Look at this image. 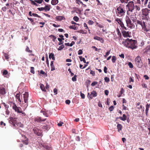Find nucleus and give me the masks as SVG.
<instances>
[{"mask_svg": "<svg viewBox=\"0 0 150 150\" xmlns=\"http://www.w3.org/2000/svg\"><path fill=\"white\" fill-rule=\"evenodd\" d=\"M20 95L21 94L20 93H17L16 96V98L20 103H21V100L20 98Z\"/></svg>", "mask_w": 150, "mask_h": 150, "instance_id": "obj_24", "label": "nucleus"}, {"mask_svg": "<svg viewBox=\"0 0 150 150\" xmlns=\"http://www.w3.org/2000/svg\"><path fill=\"white\" fill-rule=\"evenodd\" d=\"M45 123L46 124V125H45L42 127V129H45V130L47 129L49 127V120L47 121Z\"/></svg>", "mask_w": 150, "mask_h": 150, "instance_id": "obj_19", "label": "nucleus"}, {"mask_svg": "<svg viewBox=\"0 0 150 150\" xmlns=\"http://www.w3.org/2000/svg\"><path fill=\"white\" fill-rule=\"evenodd\" d=\"M33 130L34 133L36 134H37L38 132H39V130L38 129H37L36 128H34L33 129Z\"/></svg>", "mask_w": 150, "mask_h": 150, "instance_id": "obj_51", "label": "nucleus"}, {"mask_svg": "<svg viewBox=\"0 0 150 150\" xmlns=\"http://www.w3.org/2000/svg\"><path fill=\"white\" fill-rule=\"evenodd\" d=\"M88 24L89 25H92L94 23V22L91 20H89L88 22Z\"/></svg>", "mask_w": 150, "mask_h": 150, "instance_id": "obj_53", "label": "nucleus"}, {"mask_svg": "<svg viewBox=\"0 0 150 150\" xmlns=\"http://www.w3.org/2000/svg\"><path fill=\"white\" fill-rule=\"evenodd\" d=\"M80 96L81 97V98L82 99H84L85 98V95L82 93L81 92V91L80 92Z\"/></svg>", "mask_w": 150, "mask_h": 150, "instance_id": "obj_42", "label": "nucleus"}, {"mask_svg": "<svg viewBox=\"0 0 150 150\" xmlns=\"http://www.w3.org/2000/svg\"><path fill=\"white\" fill-rule=\"evenodd\" d=\"M6 93L5 87L1 85L0 86V94L3 95Z\"/></svg>", "mask_w": 150, "mask_h": 150, "instance_id": "obj_11", "label": "nucleus"}, {"mask_svg": "<svg viewBox=\"0 0 150 150\" xmlns=\"http://www.w3.org/2000/svg\"><path fill=\"white\" fill-rule=\"evenodd\" d=\"M69 28L70 29H73L74 30H77V27L76 26H75V25H70L69 27Z\"/></svg>", "mask_w": 150, "mask_h": 150, "instance_id": "obj_35", "label": "nucleus"}, {"mask_svg": "<svg viewBox=\"0 0 150 150\" xmlns=\"http://www.w3.org/2000/svg\"><path fill=\"white\" fill-rule=\"evenodd\" d=\"M30 72L34 74L35 73V71H34V67H30Z\"/></svg>", "mask_w": 150, "mask_h": 150, "instance_id": "obj_50", "label": "nucleus"}, {"mask_svg": "<svg viewBox=\"0 0 150 150\" xmlns=\"http://www.w3.org/2000/svg\"><path fill=\"white\" fill-rule=\"evenodd\" d=\"M9 123L11 125H12L13 127H16V125L17 123V119L16 118H13L12 117H10L9 118Z\"/></svg>", "mask_w": 150, "mask_h": 150, "instance_id": "obj_8", "label": "nucleus"}, {"mask_svg": "<svg viewBox=\"0 0 150 150\" xmlns=\"http://www.w3.org/2000/svg\"><path fill=\"white\" fill-rule=\"evenodd\" d=\"M90 73L91 74H92L93 75V76H94L95 75V71L92 70H91Z\"/></svg>", "mask_w": 150, "mask_h": 150, "instance_id": "obj_57", "label": "nucleus"}, {"mask_svg": "<svg viewBox=\"0 0 150 150\" xmlns=\"http://www.w3.org/2000/svg\"><path fill=\"white\" fill-rule=\"evenodd\" d=\"M113 109H114V107L113 106H111L109 108V110L110 111H112L113 110Z\"/></svg>", "mask_w": 150, "mask_h": 150, "instance_id": "obj_60", "label": "nucleus"}, {"mask_svg": "<svg viewBox=\"0 0 150 150\" xmlns=\"http://www.w3.org/2000/svg\"><path fill=\"white\" fill-rule=\"evenodd\" d=\"M122 125L119 124H118L117 125V131L120 132V131L122 130Z\"/></svg>", "mask_w": 150, "mask_h": 150, "instance_id": "obj_23", "label": "nucleus"}, {"mask_svg": "<svg viewBox=\"0 0 150 150\" xmlns=\"http://www.w3.org/2000/svg\"><path fill=\"white\" fill-rule=\"evenodd\" d=\"M49 58L50 59L51 58L54 60H55V57H54V54L52 53H49Z\"/></svg>", "mask_w": 150, "mask_h": 150, "instance_id": "obj_22", "label": "nucleus"}, {"mask_svg": "<svg viewBox=\"0 0 150 150\" xmlns=\"http://www.w3.org/2000/svg\"><path fill=\"white\" fill-rule=\"evenodd\" d=\"M116 31L117 32V35L118 36V37H119L120 38L121 37L122 35L119 29L118 28H117Z\"/></svg>", "mask_w": 150, "mask_h": 150, "instance_id": "obj_29", "label": "nucleus"}, {"mask_svg": "<svg viewBox=\"0 0 150 150\" xmlns=\"http://www.w3.org/2000/svg\"><path fill=\"white\" fill-rule=\"evenodd\" d=\"M142 87L144 88H147V86L146 84L144 83H143L142 84Z\"/></svg>", "mask_w": 150, "mask_h": 150, "instance_id": "obj_56", "label": "nucleus"}, {"mask_svg": "<svg viewBox=\"0 0 150 150\" xmlns=\"http://www.w3.org/2000/svg\"><path fill=\"white\" fill-rule=\"evenodd\" d=\"M41 112H42L43 115L46 117L49 116V115L47 111H44L42 110L41 111Z\"/></svg>", "mask_w": 150, "mask_h": 150, "instance_id": "obj_33", "label": "nucleus"}, {"mask_svg": "<svg viewBox=\"0 0 150 150\" xmlns=\"http://www.w3.org/2000/svg\"><path fill=\"white\" fill-rule=\"evenodd\" d=\"M25 51L27 52H28L30 53H32V51L30 50L29 47L28 46L26 47L25 49Z\"/></svg>", "mask_w": 150, "mask_h": 150, "instance_id": "obj_40", "label": "nucleus"}, {"mask_svg": "<svg viewBox=\"0 0 150 150\" xmlns=\"http://www.w3.org/2000/svg\"><path fill=\"white\" fill-rule=\"evenodd\" d=\"M128 65L129 67L131 68H133V66L132 63L131 62H129L128 63Z\"/></svg>", "mask_w": 150, "mask_h": 150, "instance_id": "obj_54", "label": "nucleus"}, {"mask_svg": "<svg viewBox=\"0 0 150 150\" xmlns=\"http://www.w3.org/2000/svg\"><path fill=\"white\" fill-rule=\"evenodd\" d=\"M51 6L50 5H45V7H44L45 9L44 10L45 11H49L50 10V7Z\"/></svg>", "mask_w": 150, "mask_h": 150, "instance_id": "obj_25", "label": "nucleus"}, {"mask_svg": "<svg viewBox=\"0 0 150 150\" xmlns=\"http://www.w3.org/2000/svg\"><path fill=\"white\" fill-rule=\"evenodd\" d=\"M10 105L11 106H12V109L17 113L20 112L19 111L20 110H21V108L20 107H17L15 103L11 102Z\"/></svg>", "mask_w": 150, "mask_h": 150, "instance_id": "obj_7", "label": "nucleus"}, {"mask_svg": "<svg viewBox=\"0 0 150 150\" xmlns=\"http://www.w3.org/2000/svg\"><path fill=\"white\" fill-rule=\"evenodd\" d=\"M54 61H52L50 63V66L51 67V71H52L55 69L54 66L53 64Z\"/></svg>", "mask_w": 150, "mask_h": 150, "instance_id": "obj_27", "label": "nucleus"}, {"mask_svg": "<svg viewBox=\"0 0 150 150\" xmlns=\"http://www.w3.org/2000/svg\"><path fill=\"white\" fill-rule=\"evenodd\" d=\"M105 81L107 83H108L110 81V79L108 77H105L104 78Z\"/></svg>", "mask_w": 150, "mask_h": 150, "instance_id": "obj_46", "label": "nucleus"}, {"mask_svg": "<svg viewBox=\"0 0 150 150\" xmlns=\"http://www.w3.org/2000/svg\"><path fill=\"white\" fill-rule=\"evenodd\" d=\"M3 54L6 59L8 60L9 58V55L8 54L5 52H3Z\"/></svg>", "mask_w": 150, "mask_h": 150, "instance_id": "obj_34", "label": "nucleus"}, {"mask_svg": "<svg viewBox=\"0 0 150 150\" xmlns=\"http://www.w3.org/2000/svg\"><path fill=\"white\" fill-rule=\"evenodd\" d=\"M116 8L115 12L117 16L120 17L123 16L126 11L125 6L122 4H120L118 6H117Z\"/></svg>", "mask_w": 150, "mask_h": 150, "instance_id": "obj_3", "label": "nucleus"}, {"mask_svg": "<svg viewBox=\"0 0 150 150\" xmlns=\"http://www.w3.org/2000/svg\"><path fill=\"white\" fill-rule=\"evenodd\" d=\"M8 73V71L6 70H5L3 71V74L4 75H6Z\"/></svg>", "mask_w": 150, "mask_h": 150, "instance_id": "obj_62", "label": "nucleus"}, {"mask_svg": "<svg viewBox=\"0 0 150 150\" xmlns=\"http://www.w3.org/2000/svg\"><path fill=\"white\" fill-rule=\"evenodd\" d=\"M2 104H3L4 106L5 107V108L6 109H8V108L9 106L7 105H6L5 103H2Z\"/></svg>", "mask_w": 150, "mask_h": 150, "instance_id": "obj_55", "label": "nucleus"}, {"mask_svg": "<svg viewBox=\"0 0 150 150\" xmlns=\"http://www.w3.org/2000/svg\"><path fill=\"white\" fill-rule=\"evenodd\" d=\"M92 47L94 49H95V50L96 51H98L100 50H101V49L99 48L98 49L96 47L93 46Z\"/></svg>", "mask_w": 150, "mask_h": 150, "instance_id": "obj_59", "label": "nucleus"}, {"mask_svg": "<svg viewBox=\"0 0 150 150\" xmlns=\"http://www.w3.org/2000/svg\"><path fill=\"white\" fill-rule=\"evenodd\" d=\"M127 117L125 114H124L123 115V117H119L116 118V119L119 118L120 120L125 121L126 120Z\"/></svg>", "mask_w": 150, "mask_h": 150, "instance_id": "obj_20", "label": "nucleus"}, {"mask_svg": "<svg viewBox=\"0 0 150 150\" xmlns=\"http://www.w3.org/2000/svg\"><path fill=\"white\" fill-rule=\"evenodd\" d=\"M125 20L127 26L128 27L131 28H133L134 25L132 23L130 18L128 16H126Z\"/></svg>", "mask_w": 150, "mask_h": 150, "instance_id": "obj_6", "label": "nucleus"}, {"mask_svg": "<svg viewBox=\"0 0 150 150\" xmlns=\"http://www.w3.org/2000/svg\"><path fill=\"white\" fill-rule=\"evenodd\" d=\"M128 4L126 5V7L127 8L128 11L132 12L135 8V6L134 2L133 1H130L128 2Z\"/></svg>", "mask_w": 150, "mask_h": 150, "instance_id": "obj_5", "label": "nucleus"}, {"mask_svg": "<svg viewBox=\"0 0 150 150\" xmlns=\"http://www.w3.org/2000/svg\"><path fill=\"white\" fill-rule=\"evenodd\" d=\"M42 146L45 149L48 150H51L52 148L51 147L49 146L48 145L45 144H43L42 145Z\"/></svg>", "mask_w": 150, "mask_h": 150, "instance_id": "obj_21", "label": "nucleus"}, {"mask_svg": "<svg viewBox=\"0 0 150 150\" xmlns=\"http://www.w3.org/2000/svg\"><path fill=\"white\" fill-rule=\"evenodd\" d=\"M135 8L136 11H139L140 9V7L139 6L135 5Z\"/></svg>", "mask_w": 150, "mask_h": 150, "instance_id": "obj_39", "label": "nucleus"}, {"mask_svg": "<svg viewBox=\"0 0 150 150\" xmlns=\"http://www.w3.org/2000/svg\"><path fill=\"white\" fill-rule=\"evenodd\" d=\"M77 76L75 75L72 78V80L73 81H76V77Z\"/></svg>", "mask_w": 150, "mask_h": 150, "instance_id": "obj_45", "label": "nucleus"}, {"mask_svg": "<svg viewBox=\"0 0 150 150\" xmlns=\"http://www.w3.org/2000/svg\"><path fill=\"white\" fill-rule=\"evenodd\" d=\"M135 63L137 67L139 68H142L143 66V63L141 57L138 56L135 59Z\"/></svg>", "mask_w": 150, "mask_h": 150, "instance_id": "obj_4", "label": "nucleus"}, {"mask_svg": "<svg viewBox=\"0 0 150 150\" xmlns=\"http://www.w3.org/2000/svg\"><path fill=\"white\" fill-rule=\"evenodd\" d=\"M98 83V82L96 81H94L91 84V86H95Z\"/></svg>", "mask_w": 150, "mask_h": 150, "instance_id": "obj_58", "label": "nucleus"}, {"mask_svg": "<svg viewBox=\"0 0 150 150\" xmlns=\"http://www.w3.org/2000/svg\"><path fill=\"white\" fill-rule=\"evenodd\" d=\"M63 124L64 123L63 122H60L59 123H58L57 125L59 127H61L62 126Z\"/></svg>", "mask_w": 150, "mask_h": 150, "instance_id": "obj_64", "label": "nucleus"}, {"mask_svg": "<svg viewBox=\"0 0 150 150\" xmlns=\"http://www.w3.org/2000/svg\"><path fill=\"white\" fill-rule=\"evenodd\" d=\"M122 45L127 47L133 50L137 47V41L127 38L122 42Z\"/></svg>", "mask_w": 150, "mask_h": 150, "instance_id": "obj_1", "label": "nucleus"}, {"mask_svg": "<svg viewBox=\"0 0 150 150\" xmlns=\"http://www.w3.org/2000/svg\"><path fill=\"white\" fill-rule=\"evenodd\" d=\"M47 120L46 118L42 119L41 117H37L35 118L34 120L35 121L40 123L42 122H44Z\"/></svg>", "mask_w": 150, "mask_h": 150, "instance_id": "obj_10", "label": "nucleus"}, {"mask_svg": "<svg viewBox=\"0 0 150 150\" xmlns=\"http://www.w3.org/2000/svg\"><path fill=\"white\" fill-rule=\"evenodd\" d=\"M64 47V45H62L61 46H60L59 48L58 49V50H62Z\"/></svg>", "mask_w": 150, "mask_h": 150, "instance_id": "obj_52", "label": "nucleus"}, {"mask_svg": "<svg viewBox=\"0 0 150 150\" xmlns=\"http://www.w3.org/2000/svg\"><path fill=\"white\" fill-rule=\"evenodd\" d=\"M150 104H147L146 105V109L145 111H148L149 110V108L150 107Z\"/></svg>", "mask_w": 150, "mask_h": 150, "instance_id": "obj_48", "label": "nucleus"}, {"mask_svg": "<svg viewBox=\"0 0 150 150\" xmlns=\"http://www.w3.org/2000/svg\"><path fill=\"white\" fill-rule=\"evenodd\" d=\"M49 37L51 38H53V39L52 40V41L53 42H55V40L57 38L56 36H54L53 35H51L49 36Z\"/></svg>", "mask_w": 150, "mask_h": 150, "instance_id": "obj_41", "label": "nucleus"}, {"mask_svg": "<svg viewBox=\"0 0 150 150\" xmlns=\"http://www.w3.org/2000/svg\"><path fill=\"white\" fill-rule=\"evenodd\" d=\"M131 0H120V1L121 4H127L128 2Z\"/></svg>", "mask_w": 150, "mask_h": 150, "instance_id": "obj_31", "label": "nucleus"}, {"mask_svg": "<svg viewBox=\"0 0 150 150\" xmlns=\"http://www.w3.org/2000/svg\"><path fill=\"white\" fill-rule=\"evenodd\" d=\"M97 96V93L96 91H93L91 93V94L89 96L91 99H92L93 97H96Z\"/></svg>", "mask_w": 150, "mask_h": 150, "instance_id": "obj_13", "label": "nucleus"}, {"mask_svg": "<svg viewBox=\"0 0 150 150\" xmlns=\"http://www.w3.org/2000/svg\"><path fill=\"white\" fill-rule=\"evenodd\" d=\"M40 88L43 91H46V90H45L44 86V85L43 84L41 83L40 84Z\"/></svg>", "mask_w": 150, "mask_h": 150, "instance_id": "obj_30", "label": "nucleus"}, {"mask_svg": "<svg viewBox=\"0 0 150 150\" xmlns=\"http://www.w3.org/2000/svg\"><path fill=\"white\" fill-rule=\"evenodd\" d=\"M44 7H41V8H38V9L39 11H43L44 10Z\"/></svg>", "mask_w": 150, "mask_h": 150, "instance_id": "obj_61", "label": "nucleus"}, {"mask_svg": "<svg viewBox=\"0 0 150 150\" xmlns=\"http://www.w3.org/2000/svg\"><path fill=\"white\" fill-rule=\"evenodd\" d=\"M58 40L59 42L58 43L59 45H61L63 43V42L62 41V40H61L60 38H58Z\"/></svg>", "mask_w": 150, "mask_h": 150, "instance_id": "obj_38", "label": "nucleus"}, {"mask_svg": "<svg viewBox=\"0 0 150 150\" xmlns=\"http://www.w3.org/2000/svg\"><path fill=\"white\" fill-rule=\"evenodd\" d=\"M146 21V20L144 19H143L142 21L137 20V23L141 25L142 28V31L145 33L147 36L150 38V28L148 27H147L145 23Z\"/></svg>", "mask_w": 150, "mask_h": 150, "instance_id": "obj_2", "label": "nucleus"}, {"mask_svg": "<svg viewBox=\"0 0 150 150\" xmlns=\"http://www.w3.org/2000/svg\"><path fill=\"white\" fill-rule=\"evenodd\" d=\"M24 102L26 103L28 102V94L27 92H25V93L23 94Z\"/></svg>", "mask_w": 150, "mask_h": 150, "instance_id": "obj_14", "label": "nucleus"}, {"mask_svg": "<svg viewBox=\"0 0 150 150\" xmlns=\"http://www.w3.org/2000/svg\"><path fill=\"white\" fill-rule=\"evenodd\" d=\"M115 21L117 22L122 27H123V26H124V24L120 19L116 18L115 19Z\"/></svg>", "mask_w": 150, "mask_h": 150, "instance_id": "obj_17", "label": "nucleus"}, {"mask_svg": "<svg viewBox=\"0 0 150 150\" xmlns=\"http://www.w3.org/2000/svg\"><path fill=\"white\" fill-rule=\"evenodd\" d=\"M79 58L80 59L81 61H83L84 63H86V62L85 59L83 57H82L81 56H79Z\"/></svg>", "mask_w": 150, "mask_h": 150, "instance_id": "obj_36", "label": "nucleus"}, {"mask_svg": "<svg viewBox=\"0 0 150 150\" xmlns=\"http://www.w3.org/2000/svg\"><path fill=\"white\" fill-rule=\"evenodd\" d=\"M32 16L34 17H37L39 18H41V16H39L37 14L33 13L32 14Z\"/></svg>", "mask_w": 150, "mask_h": 150, "instance_id": "obj_47", "label": "nucleus"}, {"mask_svg": "<svg viewBox=\"0 0 150 150\" xmlns=\"http://www.w3.org/2000/svg\"><path fill=\"white\" fill-rule=\"evenodd\" d=\"M130 18L133 22H135L136 21L137 18L135 16L134 17V15H131Z\"/></svg>", "mask_w": 150, "mask_h": 150, "instance_id": "obj_32", "label": "nucleus"}, {"mask_svg": "<svg viewBox=\"0 0 150 150\" xmlns=\"http://www.w3.org/2000/svg\"><path fill=\"white\" fill-rule=\"evenodd\" d=\"M94 39L100 41L102 43H103L104 42V39L102 38H100L97 36H96L94 37Z\"/></svg>", "mask_w": 150, "mask_h": 150, "instance_id": "obj_15", "label": "nucleus"}, {"mask_svg": "<svg viewBox=\"0 0 150 150\" xmlns=\"http://www.w3.org/2000/svg\"><path fill=\"white\" fill-rule=\"evenodd\" d=\"M73 19L74 21H76V22H77L79 20V18L78 17H77L76 16H74L73 17Z\"/></svg>", "mask_w": 150, "mask_h": 150, "instance_id": "obj_43", "label": "nucleus"}, {"mask_svg": "<svg viewBox=\"0 0 150 150\" xmlns=\"http://www.w3.org/2000/svg\"><path fill=\"white\" fill-rule=\"evenodd\" d=\"M56 18L57 21H61L64 19L65 18L62 16H56Z\"/></svg>", "mask_w": 150, "mask_h": 150, "instance_id": "obj_26", "label": "nucleus"}, {"mask_svg": "<svg viewBox=\"0 0 150 150\" xmlns=\"http://www.w3.org/2000/svg\"><path fill=\"white\" fill-rule=\"evenodd\" d=\"M123 36L125 37H130L129 35L131 33V32L129 31H126L125 30H123L122 31Z\"/></svg>", "mask_w": 150, "mask_h": 150, "instance_id": "obj_12", "label": "nucleus"}, {"mask_svg": "<svg viewBox=\"0 0 150 150\" xmlns=\"http://www.w3.org/2000/svg\"><path fill=\"white\" fill-rule=\"evenodd\" d=\"M16 127H14V128L16 129L18 128L19 127H23V125L22 124L21 122H17V123H16Z\"/></svg>", "mask_w": 150, "mask_h": 150, "instance_id": "obj_16", "label": "nucleus"}, {"mask_svg": "<svg viewBox=\"0 0 150 150\" xmlns=\"http://www.w3.org/2000/svg\"><path fill=\"white\" fill-rule=\"evenodd\" d=\"M22 137L23 139H22V142L23 143L26 145H27L28 144V139L27 138V137L24 135H22Z\"/></svg>", "mask_w": 150, "mask_h": 150, "instance_id": "obj_9", "label": "nucleus"}, {"mask_svg": "<svg viewBox=\"0 0 150 150\" xmlns=\"http://www.w3.org/2000/svg\"><path fill=\"white\" fill-rule=\"evenodd\" d=\"M114 35V39L116 40L117 39H120V38L119 37H118V36L116 34H113Z\"/></svg>", "mask_w": 150, "mask_h": 150, "instance_id": "obj_44", "label": "nucleus"}, {"mask_svg": "<svg viewBox=\"0 0 150 150\" xmlns=\"http://www.w3.org/2000/svg\"><path fill=\"white\" fill-rule=\"evenodd\" d=\"M83 53V51L81 50H79L78 51V54L79 55H81Z\"/></svg>", "mask_w": 150, "mask_h": 150, "instance_id": "obj_63", "label": "nucleus"}, {"mask_svg": "<svg viewBox=\"0 0 150 150\" xmlns=\"http://www.w3.org/2000/svg\"><path fill=\"white\" fill-rule=\"evenodd\" d=\"M142 11L144 15L147 16L148 15V12L147 9H143L142 10Z\"/></svg>", "mask_w": 150, "mask_h": 150, "instance_id": "obj_18", "label": "nucleus"}, {"mask_svg": "<svg viewBox=\"0 0 150 150\" xmlns=\"http://www.w3.org/2000/svg\"><path fill=\"white\" fill-rule=\"evenodd\" d=\"M116 59H117V58L115 56H113L112 57V62L113 63H115L116 60Z\"/></svg>", "mask_w": 150, "mask_h": 150, "instance_id": "obj_37", "label": "nucleus"}, {"mask_svg": "<svg viewBox=\"0 0 150 150\" xmlns=\"http://www.w3.org/2000/svg\"><path fill=\"white\" fill-rule=\"evenodd\" d=\"M59 2L58 0H52L51 2V4L53 5L57 4Z\"/></svg>", "mask_w": 150, "mask_h": 150, "instance_id": "obj_28", "label": "nucleus"}, {"mask_svg": "<svg viewBox=\"0 0 150 150\" xmlns=\"http://www.w3.org/2000/svg\"><path fill=\"white\" fill-rule=\"evenodd\" d=\"M43 1V0H35V1L38 4H41L42 1Z\"/></svg>", "mask_w": 150, "mask_h": 150, "instance_id": "obj_49", "label": "nucleus"}]
</instances>
